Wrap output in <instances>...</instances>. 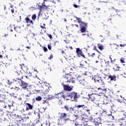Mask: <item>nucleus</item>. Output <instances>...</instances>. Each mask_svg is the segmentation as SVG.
I'll use <instances>...</instances> for the list:
<instances>
[{"mask_svg": "<svg viewBox=\"0 0 126 126\" xmlns=\"http://www.w3.org/2000/svg\"><path fill=\"white\" fill-rule=\"evenodd\" d=\"M47 98H46V99L43 100H42V104H46V103H47Z\"/></svg>", "mask_w": 126, "mask_h": 126, "instance_id": "42", "label": "nucleus"}, {"mask_svg": "<svg viewBox=\"0 0 126 126\" xmlns=\"http://www.w3.org/2000/svg\"><path fill=\"white\" fill-rule=\"evenodd\" d=\"M89 96V100L90 101H94V100H96V94H88Z\"/></svg>", "mask_w": 126, "mask_h": 126, "instance_id": "15", "label": "nucleus"}, {"mask_svg": "<svg viewBox=\"0 0 126 126\" xmlns=\"http://www.w3.org/2000/svg\"><path fill=\"white\" fill-rule=\"evenodd\" d=\"M63 83L62 85L63 86V88L65 91H71L72 90V88H73V86H69L68 85H65L64 83H75V79H77L79 84L82 85L83 86H85V87H88L89 85V83L85 81L84 79V77L83 76L80 75H77V73L74 72L73 74H66L63 76Z\"/></svg>", "mask_w": 126, "mask_h": 126, "instance_id": "1", "label": "nucleus"}, {"mask_svg": "<svg viewBox=\"0 0 126 126\" xmlns=\"http://www.w3.org/2000/svg\"><path fill=\"white\" fill-rule=\"evenodd\" d=\"M94 50L95 51H97V47L96 46H94Z\"/></svg>", "mask_w": 126, "mask_h": 126, "instance_id": "58", "label": "nucleus"}, {"mask_svg": "<svg viewBox=\"0 0 126 126\" xmlns=\"http://www.w3.org/2000/svg\"><path fill=\"white\" fill-rule=\"evenodd\" d=\"M124 116L126 118V112L124 113Z\"/></svg>", "mask_w": 126, "mask_h": 126, "instance_id": "63", "label": "nucleus"}, {"mask_svg": "<svg viewBox=\"0 0 126 126\" xmlns=\"http://www.w3.org/2000/svg\"><path fill=\"white\" fill-rule=\"evenodd\" d=\"M25 73L26 75L29 78L31 77V76H32V73H30V71H27V72H26Z\"/></svg>", "mask_w": 126, "mask_h": 126, "instance_id": "33", "label": "nucleus"}, {"mask_svg": "<svg viewBox=\"0 0 126 126\" xmlns=\"http://www.w3.org/2000/svg\"><path fill=\"white\" fill-rule=\"evenodd\" d=\"M23 66L21 67V68L24 72H27L28 71V67L24 66V64H22Z\"/></svg>", "mask_w": 126, "mask_h": 126, "instance_id": "22", "label": "nucleus"}, {"mask_svg": "<svg viewBox=\"0 0 126 126\" xmlns=\"http://www.w3.org/2000/svg\"><path fill=\"white\" fill-rule=\"evenodd\" d=\"M47 35L48 36L49 38H50V39H53V36H52V34H47Z\"/></svg>", "mask_w": 126, "mask_h": 126, "instance_id": "47", "label": "nucleus"}, {"mask_svg": "<svg viewBox=\"0 0 126 126\" xmlns=\"http://www.w3.org/2000/svg\"><path fill=\"white\" fill-rule=\"evenodd\" d=\"M120 121L122 126H126V120L125 119H122Z\"/></svg>", "mask_w": 126, "mask_h": 126, "instance_id": "26", "label": "nucleus"}, {"mask_svg": "<svg viewBox=\"0 0 126 126\" xmlns=\"http://www.w3.org/2000/svg\"><path fill=\"white\" fill-rule=\"evenodd\" d=\"M14 30L16 32H17V33H20V28L16 27L14 28Z\"/></svg>", "mask_w": 126, "mask_h": 126, "instance_id": "32", "label": "nucleus"}, {"mask_svg": "<svg viewBox=\"0 0 126 126\" xmlns=\"http://www.w3.org/2000/svg\"><path fill=\"white\" fill-rule=\"evenodd\" d=\"M63 98L64 99V100H69V98H67L68 97L70 98L71 101H74V102H77V99L80 97L79 95L77 94V93L73 92L71 93L67 94V95L63 94Z\"/></svg>", "mask_w": 126, "mask_h": 126, "instance_id": "2", "label": "nucleus"}, {"mask_svg": "<svg viewBox=\"0 0 126 126\" xmlns=\"http://www.w3.org/2000/svg\"><path fill=\"white\" fill-rule=\"evenodd\" d=\"M13 83L15 84H20L22 80L21 79H19L18 78H16L15 79H13Z\"/></svg>", "mask_w": 126, "mask_h": 126, "instance_id": "16", "label": "nucleus"}, {"mask_svg": "<svg viewBox=\"0 0 126 126\" xmlns=\"http://www.w3.org/2000/svg\"><path fill=\"white\" fill-rule=\"evenodd\" d=\"M25 105L26 106V111H29V110H33V105H31V104L29 103H25Z\"/></svg>", "mask_w": 126, "mask_h": 126, "instance_id": "12", "label": "nucleus"}, {"mask_svg": "<svg viewBox=\"0 0 126 126\" xmlns=\"http://www.w3.org/2000/svg\"><path fill=\"white\" fill-rule=\"evenodd\" d=\"M102 90L103 92H101V93H100L99 94L101 95V96H102V95L104 96V95H105V93H106V91H107V89H101V88H98V90Z\"/></svg>", "mask_w": 126, "mask_h": 126, "instance_id": "20", "label": "nucleus"}, {"mask_svg": "<svg viewBox=\"0 0 126 126\" xmlns=\"http://www.w3.org/2000/svg\"><path fill=\"white\" fill-rule=\"evenodd\" d=\"M47 47L49 50H52V46H51V44H48Z\"/></svg>", "mask_w": 126, "mask_h": 126, "instance_id": "43", "label": "nucleus"}, {"mask_svg": "<svg viewBox=\"0 0 126 126\" xmlns=\"http://www.w3.org/2000/svg\"><path fill=\"white\" fill-rule=\"evenodd\" d=\"M17 22H21V16H20L19 19H17Z\"/></svg>", "mask_w": 126, "mask_h": 126, "instance_id": "46", "label": "nucleus"}, {"mask_svg": "<svg viewBox=\"0 0 126 126\" xmlns=\"http://www.w3.org/2000/svg\"><path fill=\"white\" fill-rule=\"evenodd\" d=\"M25 20L26 21V23L27 24V26H31V24L33 25V21L30 20V19L28 18V17L25 18Z\"/></svg>", "mask_w": 126, "mask_h": 126, "instance_id": "14", "label": "nucleus"}, {"mask_svg": "<svg viewBox=\"0 0 126 126\" xmlns=\"http://www.w3.org/2000/svg\"><path fill=\"white\" fill-rule=\"evenodd\" d=\"M36 14H34L32 16V20H35V19H36Z\"/></svg>", "mask_w": 126, "mask_h": 126, "instance_id": "37", "label": "nucleus"}, {"mask_svg": "<svg viewBox=\"0 0 126 126\" xmlns=\"http://www.w3.org/2000/svg\"><path fill=\"white\" fill-rule=\"evenodd\" d=\"M110 21H112V18H110L108 19L107 22H110Z\"/></svg>", "mask_w": 126, "mask_h": 126, "instance_id": "56", "label": "nucleus"}, {"mask_svg": "<svg viewBox=\"0 0 126 126\" xmlns=\"http://www.w3.org/2000/svg\"><path fill=\"white\" fill-rule=\"evenodd\" d=\"M2 59V62H3L4 63H8L10 61L9 60V57H8V55H5L3 58Z\"/></svg>", "mask_w": 126, "mask_h": 126, "instance_id": "18", "label": "nucleus"}, {"mask_svg": "<svg viewBox=\"0 0 126 126\" xmlns=\"http://www.w3.org/2000/svg\"><path fill=\"white\" fill-rule=\"evenodd\" d=\"M64 108L66 111H69V107L68 106H64Z\"/></svg>", "mask_w": 126, "mask_h": 126, "instance_id": "39", "label": "nucleus"}, {"mask_svg": "<svg viewBox=\"0 0 126 126\" xmlns=\"http://www.w3.org/2000/svg\"><path fill=\"white\" fill-rule=\"evenodd\" d=\"M20 86H21L22 88L24 89V90H26L27 88L28 87V84L23 81H21V83H20Z\"/></svg>", "mask_w": 126, "mask_h": 126, "instance_id": "11", "label": "nucleus"}, {"mask_svg": "<svg viewBox=\"0 0 126 126\" xmlns=\"http://www.w3.org/2000/svg\"><path fill=\"white\" fill-rule=\"evenodd\" d=\"M60 97H62V94L59 93L58 94H55L54 95L48 94L47 95V100H52V99H55V98H58V99Z\"/></svg>", "mask_w": 126, "mask_h": 126, "instance_id": "8", "label": "nucleus"}, {"mask_svg": "<svg viewBox=\"0 0 126 126\" xmlns=\"http://www.w3.org/2000/svg\"><path fill=\"white\" fill-rule=\"evenodd\" d=\"M94 122L95 126H103L101 123L102 120L100 118H94Z\"/></svg>", "mask_w": 126, "mask_h": 126, "instance_id": "9", "label": "nucleus"}, {"mask_svg": "<svg viewBox=\"0 0 126 126\" xmlns=\"http://www.w3.org/2000/svg\"><path fill=\"white\" fill-rule=\"evenodd\" d=\"M11 13H14V9H12L11 10Z\"/></svg>", "mask_w": 126, "mask_h": 126, "instance_id": "59", "label": "nucleus"}, {"mask_svg": "<svg viewBox=\"0 0 126 126\" xmlns=\"http://www.w3.org/2000/svg\"><path fill=\"white\" fill-rule=\"evenodd\" d=\"M113 58V56L112 55H110L109 59L110 60V63H111L112 65H113V64H114V63H115V62H116V59H114L113 60V58Z\"/></svg>", "mask_w": 126, "mask_h": 126, "instance_id": "23", "label": "nucleus"}, {"mask_svg": "<svg viewBox=\"0 0 126 126\" xmlns=\"http://www.w3.org/2000/svg\"><path fill=\"white\" fill-rule=\"evenodd\" d=\"M94 106L95 107H100V103H99V101L96 100L95 102H94Z\"/></svg>", "mask_w": 126, "mask_h": 126, "instance_id": "28", "label": "nucleus"}, {"mask_svg": "<svg viewBox=\"0 0 126 126\" xmlns=\"http://www.w3.org/2000/svg\"><path fill=\"white\" fill-rule=\"evenodd\" d=\"M43 2L42 3L41 5H39L40 10H46V11H50V10H53V6L50 5H46L45 2L48 1V0H43Z\"/></svg>", "mask_w": 126, "mask_h": 126, "instance_id": "5", "label": "nucleus"}, {"mask_svg": "<svg viewBox=\"0 0 126 126\" xmlns=\"http://www.w3.org/2000/svg\"><path fill=\"white\" fill-rule=\"evenodd\" d=\"M14 89H15V90H16L17 91H18V90H19V87H15L14 88Z\"/></svg>", "mask_w": 126, "mask_h": 126, "instance_id": "54", "label": "nucleus"}, {"mask_svg": "<svg viewBox=\"0 0 126 126\" xmlns=\"http://www.w3.org/2000/svg\"><path fill=\"white\" fill-rule=\"evenodd\" d=\"M76 53L79 58H82L83 59H86L85 55L82 52V51L80 49V48H76Z\"/></svg>", "mask_w": 126, "mask_h": 126, "instance_id": "6", "label": "nucleus"}, {"mask_svg": "<svg viewBox=\"0 0 126 126\" xmlns=\"http://www.w3.org/2000/svg\"><path fill=\"white\" fill-rule=\"evenodd\" d=\"M44 52H48V49L46 47H43Z\"/></svg>", "mask_w": 126, "mask_h": 126, "instance_id": "45", "label": "nucleus"}, {"mask_svg": "<svg viewBox=\"0 0 126 126\" xmlns=\"http://www.w3.org/2000/svg\"><path fill=\"white\" fill-rule=\"evenodd\" d=\"M8 99V95H6L4 94H0V102H4L5 100Z\"/></svg>", "mask_w": 126, "mask_h": 126, "instance_id": "10", "label": "nucleus"}, {"mask_svg": "<svg viewBox=\"0 0 126 126\" xmlns=\"http://www.w3.org/2000/svg\"><path fill=\"white\" fill-rule=\"evenodd\" d=\"M105 63L106 64V66H107V67H108V66L109 67H111V66H112V63H111V62L110 61H105Z\"/></svg>", "mask_w": 126, "mask_h": 126, "instance_id": "24", "label": "nucleus"}, {"mask_svg": "<svg viewBox=\"0 0 126 126\" xmlns=\"http://www.w3.org/2000/svg\"><path fill=\"white\" fill-rule=\"evenodd\" d=\"M26 48L27 49H28V50H31V46H26Z\"/></svg>", "mask_w": 126, "mask_h": 126, "instance_id": "50", "label": "nucleus"}, {"mask_svg": "<svg viewBox=\"0 0 126 126\" xmlns=\"http://www.w3.org/2000/svg\"><path fill=\"white\" fill-rule=\"evenodd\" d=\"M11 83H12V82H10L9 81H8V84H11Z\"/></svg>", "mask_w": 126, "mask_h": 126, "instance_id": "62", "label": "nucleus"}, {"mask_svg": "<svg viewBox=\"0 0 126 126\" xmlns=\"http://www.w3.org/2000/svg\"><path fill=\"white\" fill-rule=\"evenodd\" d=\"M28 93L25 94V97L28 98H29V97H31V95H32V94H31V91H27Z\"/></svg>", "mask_w": 126, "mask_h": 126, "instance_id": "27", "label": "nucleus"}, {"mask_svg": "<svg viewBox=\"0 0 126 126\" xmlns=\"http://www.w3.org/2000/svg\"><path fill=\"white\" fill-rule=\"evenodd\" d=\"M101 95L98 94V95H96L95 94V100H96V101H99V100H100V99H101Z\"/></svg>", "mask_w": 126, "mask_h": 126, "instance_id": "31", "label": "nucleus"}, {"mask_svg": "<svg viewBox=\"0 0 126 126\" xmlns=\"http://www.w3.org/2000/svg\"><path fill=\"white\" fill-rule=\"evenodd\" d=\"M113 45L114 46H116L117 47L115 48V49H116V50H118V48H119V47H120V45L117 44H113Z\"/></svg>", "mask_w": 126, "mask_h": 126, "instance_id": "41", "label": "nucleus"}, {"mask_svg": "<svg viewBox=\"0 0 126 126\" xmlns=\"http://www.w3.org/2000/svg\"><path fill=\"white\" fill-rule=\"evenodd\" d=\"M96 10H100V8H96Z\"/></svg>", "mask_w": 126, "mask_h": 126, "instance_id": "64", "label": "nucleus"}, {"mask_svg": "<svg viewBox=\"0 0 126 126\" xmlns=\"http://www.w3.org/2000/svg\"><path fill=\"white\" fill-rule=\"evenodd\" d=\"M16 77L17 78H19V79H21L22 80V79H23V77H24V75L23 74H22V73H21V71H18L17 72V74L16 75Z\"/></svg>", "mask_w": 126, "mask_h": 126, "instance_id": "13", "label": "nucleus"}, {"mask_svg": "<svg viewBox=\"0 0 126 126\" xmlns=\"http://www.w3.org/2000/svg\"><path fill=\"white\" fill-rule=\"evenodd\" d=\"M69 110L71 113H74V112L75 111V110L74 109V107H71L69 108Z\"/></svg>", "mask_w": 126, "mask_h": 126, "instance_id": "35", "label": "nucleus"}, {"mask_svg": "<svg viewBox=\"0 0 126 126\" xmlns=\"http://www.w3.org/2000/svg\"><path fill=\"white\" fill-rule=\"evenodd\" d=\"M40 27L42 28V29H45V27L43 26H41Z\"/></svg>", "mask_w": 126, "mask_h": 126, "instance_id": "61", "label": "nucleus"}, {"mask_svg": "<svg viewBox=\"0 0 126 126\" xmlns=\"http://www.w3.org/2000/svg\"><path fill=\"white\" fill-rule=\"evenodd\" d=\"M73 6L75 7V8H77V7H79V5H77L76 4H73Z\"/></svg>", "mask_w": 126, "mask_h": 126, "instance_id": "52", "label": "nucleus"}, {"mask_svg": "<svg viewBox=\"0 0 126 126\" xmlns=\"http://www.w3.org/2000/svg\"><path fill=\"white\" fill-rule=\"evenodd\" d=\"M76 19L79 24L80 28H81L80 31H81V33H85L87 30L88 24L85 23V22H82V19L80 18L76 17Z\"/></svg>", "mask_w": 126, "mask_h": 126, "instance_id": "3", "label": "nucleus"}, {"mask_svg": "<svg viewBox=\"0 0 126 126\" xmlns=\"http://www.w3.org/2000/svg\"><path fill=\"white\" fill-rule=\"evenodd\" d=\"M117 67L118 69H115V68H113V69H114V70H119V69H120V68H121V67H119V66H117Z\"/></svg>", "mask_w": 126, "mask_h": 126, "instance_id": "55", "label": "nucleus"}, {"mask_svg": "<svg viewBox=\"0 0 126 126\" xmlns=\"http://www.w3.org/2000/svg\"><path fill=\"white\" fill-rule=\"evenodd\" d=\"M117 101H118V102H120V103H122V100H121V99H117Z\"/></svg>", "mask_w": 126, "mask_h": 126, "instance_id": "60", "label": "nucleus"}, {"mask_svg": "<svg viewBox=\"0 0 126 126\" xmlns=\"http://www.w3.org/2000/svg\"><path fill=\"white\" fill-rule=\"evenodd\" d=\"M35 36V34L32 32H30V33L28 34V36L29 38H33Z\"/></svg>", "mask_w": 126, "mask_h": 126, "instance_id": "30", "label": "nucleus"}, {"mask_svg": "<svg viewBox=\"0 0 126 126\" xmlns=\"http://www.w3.org/2000/svg\"><path fill=\"white\" fill-rule=\"evenodd\" d=\"M120 62L121 63H126V58H125L124 57L121 58Z\"/></svg>", "mask_w": 126, "mask_h": 126, "instance_id": "29", "label": "nucleus"}, {"mask_svg": "<svg viewBox=\"0 0 126 126\" xmlns=\"http://www.w3.org/2000/svg\"><path fill=\"white\" fill-rule=\"evenodd\" d=\"M75 126H82V124H79L78 123H76L75 124Z\"/></svg>", "mask_w": 126, "mask_h": 126, "instance_id": "44", "label": "nucleus"}, {"mask_svg": "<svg viewBox=\"0 0 126 126\" xmlns=\"http://www.w3.org/2000/svg\"><path fill=\"white\" fill-rule=\"evenodd\" d=\"M94 82H97L100 84H101V85L104 84V81H103L102 78L101 77H99V75H94Z\"/></svg>", "mask_w": 126, "mask_h": 126, "instance_id": "7", "label": "nucleus"}, {"mask_svg": "<svg viewBox=\"0 0 126 126\" xmlns=\"http://www.w3.org/2000/svg\"><path fill=\"white\" fill-rule=\"evenodd\" d=\"M83 36H84L85 35H87L88 37H89V34L88 33L87 34L86 33H83Z\"/></svg>", "mask_w": 126, "mask_h": 126, "instance_id": "57", "label": "nucleus"}, {"mask_svg": "<svg viewBox=\"0 0 126 126\" xmlns=\"http://www.w3.org/2000/svg\"><path fill=\"white\" fill-rule=\"evenodd\" d=\"M108 78H110L111 81L114 80V81H116L117 80V76H116V75L113 76L110 75L109 76Z\"/></svg>", "mask_w": 126, "mask_h": 126, "instance_id": "21", "label": "nucleus"}, {"mask_svg": "<svg viewBox=\"0 0 126 126\" xmlns=\"http://www.w3.org/2000/svg\"><path fill=\"white\" fill-rule=\"evenodd\" d=\"M24 77H26V79H29V77H28V76H27L26 74L24 75Z\"/></svg>", "mask_w": 126, "mask_h": 126, "instance_id": "49", "label": "nucleus"}, {"mask_svg": "<svg viewBox=\"0 0 126 126\" xmlns=\"http://www.w3.org/2000/svg\"><path fill=\"white\" fill-rule=\"evenodd\" d=\"M76 107L77 108H81V107H84V105H78Z\"/></svg>", "mask_w": 126, "mask_h": 126, "instance_id": "48", "label": "nucleus"}, {"mask_svg": "<svg viewBox=\"0 0 126 126\" xmlns=\"http://www.w3.org/2000/svg\"><path fill=\"white\" fill-rule=\"evenodd\" d=\"M119 12H120V11L117 9H114V10L112 11L111 15L112 16H117V15H118Z\"/></svg>", "mask_w": 126, "mask_h": 126, "instance_id": "17", "label": "nucleus"}, {"mask_svg": "<svg viewBox=\"0 0 126 126\" xmlns=\"http://www.w3.org/2000/svg\"><path fill=\"white\" fill-rule=\"evenodd\" d=\"M120 47L123 48V47H126V44H120Z\"/></svg>", "mask_w": 126, "mask_h": 126, "instance_id": "53", "label": "nucleus"}, {"mask_svg": "<svg viewBox=\"0 0 126 126\" xmlns=\"http://www.w3.org/2000/svg\"><path fill=\"white\" fill-rule=\"evenodd\" d=\"M53 56L52 55H51L48 59H49V60H52V59H53Z\"/></svg>", "mask_w": 126, "mask_h": 126, "instance_id": "51", "label": "nucleus"}, {"mask_svg": "<svg viewBox=\"0 0 126 126\" xmlns=\"http://www.w3.org/2000/svg\"><path fill=\"white\" fill-rule=\"evenodd\" d=\"M50 125H51L50 123H45L43 126L41 125V126H50Z\"/></svg>", "mask_w": 126, "mask_h": 126, "instance_id": "40", "label": "nucleus"}, {"mask_svg": "<svg viewBox=\"0 0 126 126\" xmlns=\"http://www.w3.org/2000/svg\"><path fill=\"white\" fill-rule=\"evenodd\" d=\"M102 109H103V111L104 112H107V110H109V109H110V106H108L106 104H103L102 105Z\"/></svg>", "mask_w": 126, "mask_h": 126, "instance_id": "19", "label": "nucleus"}, {"mask_svg": "<svg viewBox=\"0 0 126 126\" xmlns=\"http://www.w3.org/2000/svg\"><path fill=\"white\" fill-rule=\"evenodd\" d=\"M59 115H60L59 117V119H58V124L61 126H63V125L64 122H67V121H69V118H67V114L65 113H59Z\"/></svg>", "mask_w": 126, "mask_h": 126, "instance_id": "4", "label": "nucleus"}, {"mask_svg": "<svg viewBox=\"0 0 126 126\" xmlns=\"http://www.w3.org/2000/svg\"><path fill=\"white\" fill-rule=\"evenodd\" d=\"M35 100L36 101H41V100H42V97H41V96H37L36 98H35Z\"/></svg>", "mask_w": 126, "mask_h": 126, "instance_id": "34", "label": "nucleus"}, {"mask_svg": "<svg viewBox=\"0 0 126 126\" xmlns=\"http://www.w3.org/2000/svg\"><path fill=\"white\" fill-rule=\"evenodd\" d=\"M97 47L100 51H103V50H104V46L100 43L98 44Z\"/></svg>", "mask_w": 126, "mask_h": 126, "instance_id": "25", "label": "nucleus"}, {"mask_svg": "<svg viewBox=\"0 0 126 126\" xmlns=\"http://www.w3.org/2000/svg\"><path fill=\"white\" fill-rule=\"evenodd\" d=\"M80 67H81V68H84V66H85V65H84V63L80 62Z\"/></svg>", "mask_w": 126, "mask_h": 126, "instance_id": "36", "label": "nucleus"}, {"mask_svg": "<svg viewBox=\"0 0 126 126\" xmlns=\"http://www.w3.org/2000/svg\"><path fill=\"white\" fill-rule=\"evenodd\" d=\"M89 57H92V58H93L94 56H95V53H93L92 55L90 54V53L88 54Z\"/></svg>", "mask_w": 126, "mask_h": 126, "instance_id": "38", "label": "nucleus"}]
</instances>
